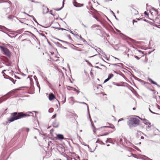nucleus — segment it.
<instances>
[{
  "instance_id": "obj_1",
  "label": "nucleus",
  "mask_w": 160,
  "mask_h": 160,
  "mask_svg": "<svg viewBox=\"0 0 160 160\" xmlns=\"http://www.w3.org/2000/svg\"><path fill=\"white\" fill-rule=\"evenodd\" d=\"M107 124V126L102 127L99 130V134L98 135H107L115 131V127L112 124L108 123Z\"/></svg>"
},
{
  "instance_id": "obj_2",
  "label": "nucleus",
  "mask_w": 160,
  "mask_h": 160,
  "mask_svg": "<svg viewBox=\"0 0 160 160\" xmlns=\"http://www.w3.org/2000/svg\"><path fill=\"white\" fill-rule=\"evenodd\" d=\"M29 116L28 114L23 112H14L11 113V117L8 119V121L9 122H11L23 117H28Z\"/></svg>"
},
{
  "instance_id": "obj_3",
  "label": "nucleus",
  "mask_w": 160,
  "mask_h": 160,
  "mask_svg": "<svg viewBox=\"0 0 160 160\" xmlns=\"http://www.w3.org/2000/svg\"><path fill=\"white\" fill-rule=\"evenodd\" d=\"M140 120L136 118H131L127 122V124L131 128L139 125Z\"/></svg>"
},
{
  "instance_id": "obj_4",
  "label": "nucleus",
  "mask_w": 160,
  "mask_h": 160,
  "mask_svg": "<svg viewBox=\"0 0 160 160\" xmlns=\"http://www.w3.org/2000/svg\"><path fill=\"white\" fill-rule=\"evenodd\" d=\"M80 47H82V48H80L78 49V51H81V54L86 55L88 53L86 45L85 44H81L79 45Z\"/></svg>"
},
{
  "instance_id": "obj_5",
  "label": "nucleus",
  "mask_w": 160,
  "mask_h": 160,
  "mask_svg": "<svg viewBox=\"0 0 160 160\" xmlns=\"http://www.w3.org/2000/svg\"><path fill=\"white\" fill-rule=\"evenodd\" d=\"M1 50L3 52V53L7 57L10 58L11 56V53L9 50L7 48L1 46L0 47Z\"/></svg>"
},
{
  "instance_id": "obj_6",
  "label": "nucleus",
  "mask_w": 160,
  "mask_h": 160,
  "mask_svg": "<svg viewBox=\"0 0 160 160\" xmlns=\"http://www.w3.org/2000/svg\"><path fill=\"white\" fill-rule=\"evenodd\" d=\"M150 17L151 19L152 20L154 19L155 18H157V17H158V12L157 10H152L150 11Z\"/></svg>"
},
{
  "instance_id": "obj_7",
  "label": "nucleus",
  "mask_w": 160,
  "mask_h": 160,
  "mask_svg": "<svg viewBox=\"0 0 160 160\" xmlns=\"http://www.w3.org/2000/svg\"><path fill=\"white\" fill-rule=\"evenodd\" d=\"M6 71L5 70H4L3 71H2V73L3 74V75L4 76V78H8L11 81H12L13 82V83L14 84H15L16 80H14L11 77H9L8 76L6 75V76H5L6 75V74L4 73V72Z\"/></svg>"
},
{
  "instance_id": "obj_8",
  "label": "nucleus",
  "mask_w": 160,
  "mask_h": 160,
  "mask_svg": "<svg viewBox=\"0 0 160 160\" xmlns=\"http://www.w3.org/2000/svg\"><path fill=\"white\" fill-rule=\"evenodd\" d=\"M73 4L75 7H82L84 5L83 4L77 2L76 0H74V1L73 2Z\"/></svg>"
},
{
  "instance_id": "obj_9",
  "label": "nucleus",
  "mask_w": 160,
  "mask_h": 160,
  "mask_svg": "<svg viewBox=\"0 0 160 160\" xmlns=\"http://www.w3.org/2000/svg\"><path fill=\"white\" fill-rule=\"evenodd\" d=\"M97 88L98 90L97 91V92H99L100 93H102V91H103V88L100 85H98L97 87Z\"/></svg>"
},
{
  "instance_id": "obj_10",
  "label": "nucleus",
  "mask_w": 160,
  "mask_h": 160,
  "mask_svg": "<svg viewBox=\"0 0 160 160\" xmlns=\"http://www.w3.org/2000/svg\"><path fill=\"white\" fill-rule=\"evenodd\" d=\"M49 99L51 101L56 98L55 96L52 93L49 94L48 96Z\"/></svg>"
},
{
  "instance_id": "obj_11",
  "label": "nucleus",
  "mask_w": 160,
  "mask_h": 160,
  "mask_svg": "<svg viewBox=\"0 0 160 160\" xmlns=\"http://www.w3.org/2000/svg\"><path fill=\"white\" fill-rule=\"evenodd\" d=\"M153 21H154L156 25V24H158L159 22H160V19H159V17H157V18H155L153 20Z\"/></svg>"
},
{
  "instance_id": "obj_12",
  "label": "nucleus",
  "mask_w": 160,
  "mask_h": 160,
  "mask_svg": "<svg viewBox=\"0 0 160 160\" xmlns=\"http://www.w3.org/2000/svg\"><path fill=\"white\" fill-rule=\"evenodd\" d=\"M42 12L43 14H46L48 12V9L46 7H43L42 8Z\"/></svg>"
},
{
  "instance_id": "obj_13",
  "label": "nucleus",
  "mask_w": 160,
  "mask_h": 160,
  "mask_svg": "<svg viewBox=\"0 0 160 160\" xmlns=\"http://www.w3.org/2000/svg\"><path fill=\"white\" fill-rule=\"evenodd\" d=\"M113 76V75L111 73L108 76V78L105 79L104 81V82H106L108 81L110 79L112 78Z\"/></svg>"
},
{
  "instance_id": "obj_14",
  "label": "nucleus",
  "mask_w": 160,
  "mask_h": 160,
  "mask_svg": "<svg viewBox=\"0 0 160 160\" xmlns=\"http://www.w3.org/2000/svg\"><path fill=\"white\" fill-rule=\"evenodd\" d=\"M56 138L59 140H62L64 139L63 135L61 134H58L57 135Z\"/></svg>"
},
{
  "instance_id": "obj_15",
  "label": "nucleus",
  "mask_w": 160,
  "mask_h": 160,
  "mask_svg": "<svg viewBox=\"0 0 160 160\" xmlns=\"http://www.w3.org/2000/svg\"><path fill=\"white\" fill-rule=\"evenodd\" d=\"M137 51L138 52V53H137V54L139 56L141 57L142 56H144V53L143 52H142L141 51L139 50H137Z\"/></svg>"
},
{
  "instance_id": "obj_16",
  "label": "nucleus",
  "mask_w": 160,
  "mask_h": 160,
  "mask_svg": "<svg viewBox=\"0 0 160 160\" xmlns=\"http://www.w3.org/2000/svg\"><path fill=\"white\" fill-rule=\"evenodd\" d=\"M65 1V0H63L62 6L60 8H54V9L56 11H59V10H60L64 6V2Z\"/></svg>"
},
{
  "instance_id": "obj_17",
  "label": "nucleus",
  "mask_w": 160,
  "mask_h": 160,
  "mask_svg": "<svg viewBox=\"0 0 160 160\" xmlns=\"http://www.w3.org/2000/svg\"><path fill=\"white\" fill-rule=\"evenodd\" d=\"M19 90V89H13L9 93H16L17 92V91Z\"/></svg>"
},
{
  "instance_id": "obj_18",
  "label": "nucleus",
  "mask_w": 160,
  "mask_h": 160,
  "mask_svg": "<svg viewBox=\"0 0 160 160\" xmlns=\"http://www.w3.org/2000/svg\"><path fill=\"white\" fill-rule=\"evenodd\" d=\"M67 88L68 90H73V88H73L72 87H71L69 86H67Z\"/></svg>"
},
{
  "instance_id": "obj_19",
  "label": "nucleus",
  "mask_w": 160,
  "mask_h": 160,
  "mask_svg": "<svg viewBox=\"0 0 160 160\" xmlns=\"http://www.w3.org/2000/svg\"><path fill=\"white\" fill-rule=\"evenodd\" d=\"M94 71V70L92 69H91V70L90 74L91 77L92 78L94 77V75L93 74V72Z\"/></svg>"
},
{
  "instance_id": "obj_20",
  "label": "nucleus",
  "mask_w": 160,
  "mask_h": 160,
  "mask_svg": "<svg viewBox=\"0 0 160 160\" xmlns=\"http://www.w3.org/2000/svg\"><path fill=\"white\" fill-rule=\"evenodd\" d=\"M148 80H149V81L151 82L152 83L154 84H156V83L155 82L153 81L151 79L148 78Z\"/></svg>"
},
{
  "instance_id": "obj_21",
  "label": "nucleus",
  "mask_w": 160,
  "mask_h": 160,
  "mask_svg": "<svg viewBox=\"0 0 160 160\" xmlns=\"http://www.w3.org/2000/svg\"><path fill=\"white\" fill-rule=\"evenodd\" d=\"M73 90L74 91H75L76 92H77V94L79 93L80 92V91H79L78 90L76 89L75 88H73Z\"/></svg>"
},
{
  "instance_id": "obj_22",
  "label": "nucleus",
  "mask_w": 160,
  "mask_h": 160,
  "mask_svg": "<svg viewBox=\"0 0 160 160\" xmlns=\"http://www.w3.org/2000/svg\"><path fill=\"white\" fill-rule=\"evenodd\" d=\"M50 58L51 59V60H52V61H57V59L56 60V59H54V58H53V56H52L50 57Z\"/></svg>"
},
{
  "instance_id": "obj_23",
  "label": "nucleus",
  "mask_w": 160,
  "mask_h": 160,
  "mask_svg": "<svg viewBox=\"0 0 160 160\" xmlns=\"http://www.w3.org/2000/svg\"><path fill=\"white\" fill-rule=\"evenodd\" d=\"M133 11H134V12L135 14H138V12L137 10L134 9H133Z\"/></svg>"
},
{
  "instance_id": "obj_24",
  "label": "nucleus",
  "mask_w": 160,
  "mask_h": 160,
  "mask_svg": "<svg viewBox=\"0 0 160 160\" xmlns=\"http://www.w3.org/2000/svg\"><path fill=\"white\" fill-rule=\"evenodd\" d=\"M144 14H145V16L146 17L147 16L148 17V12H146V11H145L144 12Z\"/></svg>"
},
{
  "instance_id": "obj_25",
  "label": "nucleus",
  "mask_w": 160,
  "mask_h": 160,
  "mask_svg": "<svg viewBox=\"0 0 160 160\" xmlns=\"http://www.w3.org/2000/svg\"><path fill=\"white\" fill-rule=\"evenodd\" d=\"M56 114H54V115H53L52 117V118L53 119V118H55V117H56Z\"/></svg>"
},
{
  "instance_id": "obj_26",
  "label": "nucleus",
  "mask_w": 160,
  "mask_h": 160,
  "mask_svg": "<svg viewBox=\"0 0 160 160\" xmlns=\"http://www.w3.org/2000/svg\"><path fill=\"white\" fill-rule=\"evenodd\" d=\"M62 29V31H65V34H66V32L68 31L65 29Z\"/></svg>"
},
{
  "instance_id": "obj_27",
  "label": "nucleus",
  "mask_w": 160,
  "mask_h": 160,
  "mask_svg": "<svg viewBox=\"0 0 160 160\" xmlns=\"http://www.w3.org/2000/svg\"><path fill=\"white\" fill-rule=\"evenodd\" d=\"M134 57L138 59H140V58H139L137 56L135 55Z\"/></svg>"
},
{
  "instance_id": "obj_28",
  "label": "nucleus",
  "mask_w": 160,
  "mask_h": 160,
  "mask_svg": "<svg viewBox=\"0 0 160 160\" xmlns=\"http://www.w3.org/2000/svg\"><path fill=\"white\" fill-rule=\"evenodd\" d=\"M80 44H79L78 45V47H77V48H78V49H77V50L78 49H79L80 48H82V47H80L79 46V45Z\"/></svg>"
},
{
  "instance_id": "obj_29",
  "label": "nucleus",
  "mask_w": 160,
  "mask_h": 160,
  "mask_svg": "<svg viewBox=\"0 0 160 160\" xmlns=\"http://www.w3.org/2000/svg\"><path fill=\"white\" fill-rule=\"evenodd\" d=\"M123 120V119L122 118H120L118 120V122Z\"/></svg>"
},
{
  "instance_id": "obj_30",
  "label": "nucleus",
  "mask_w": 160,
  "mask_h": 160,
  "mask_svg": "<svg viewBox=\"0 0 160 160\" xmlns=\"http://www.w3.org/2000/svg\"><path fill=\"white\" fill-rule=\"evenodd\" d=\"M133 24H134V22H137V21H135V20H133Z\"/></svg>"
},
{
  "instance_id": "obj_31",
  "label": "nucleus",
  "mask_w": 160,
  "mask_h": 160,
  "mask_svg": "<svg viewBox=\"0 0 160 160\" xmlns=\"http://www.w3.org/2000/svg\"><path fill=\"white\" fill-rule=\"evenodd\" d=\"M141 138L142 139H143L144 138V137L143 136H141Z\"/></svg>"
},
{
  "instance_id": "obj_32",
  "label": "nucleus",
  "mask_w": 160,
  "mask_h": 160,
  "mask_svg": "<svg viewBox=\"0 0 160 160\" xmlns=\"http://www.w3.org/2000/svg\"><path fill=\"white\" fill-rule=\"evenodd\" d=\"M136 109V108H132V109H133V110H135Z\"/></svg>"
},
{
  "instance_id": "obj_33",
  "label": "nucleus",
  "mask_w": 160,
  "mask_h": 160,
  "mask_svg": "<svg viewBox=\"0 0 160 160\" xmlns=\"http://www.w3.org/2000/svg\"><path fill=\"white\" fill-rule=\"evenodd\" d=\"M96 26L98 27H99L100 26L99 25H97Z\"/></svg>"
},
{
  "instance_id": "obj_34",
  "label": "nucleus",
  "mask_w": 160,
  "mask_h": 160,
  "mask_svg": "<svg viewBox=\"0 0 160 160\" xmlns=\"http://www.w3.org/2000/svg\"><path fill=\"white\" fill-rule=\"evenodd\" d=\"M145 121H146V120H144V123L146 124V122H145Z\"/></svg>"
},
{
  "instance_id": "obj_35",
  "label": "nucleus",
  "mask_w": 160,
  "mask_h": 160,
  "mask_svg": "<svg viewBox=\"0 0 160 160\" xmlns=\"http://www.w3.org/2000/svg\"><path fill=\"white\" fill-rule=\"evenodd\" d=\"M50 110H51V111H52V110H53V108H51Z\"/></svg>"
},
{
  "instance_id": "obj_36",
  "label": "nucleus",
  "mask_w": 160,
  "mask_h": 160,
  "mask_svg": "<svg viewBox=\"0 0 160 160\" xmlns=\"http://www.w3.org/2000/svg\"><path fill=\"white\" fill-rule=\"evenodd\" d=\"M50 110H51V111H52V110H53V108H51Z\"/></svg>"
},
{
  "instance_id": "obj_37",
  "label": "nucleus",
  "mask_w": 160,
  "mask_h": 160,
  "mask_svg": "<svg viewBox=\"0 0 160 160\" xmlns=\"http://www.w3.org/2000/svg\"><path fill=\"white\" fill-rule=\"evenodd\" d=\"M72 31H71V32L73 34V33H72Z\"/></svg>"
},
{
  "instance_id": "obj_38",
  "label": "nucleus",
  "mask_w": 160,
  "mask_h": 160,
  "mask_svg": "<svg viewBox=\"0 0 160 160\" xmlns=\"http://www.w3.org/2000/svg\"><path fill=\"white\" fill-rule=\"evenodd\" d=\"M107 141H108V140H106V142H107Z\"/></svg>"
}]
</instances>
